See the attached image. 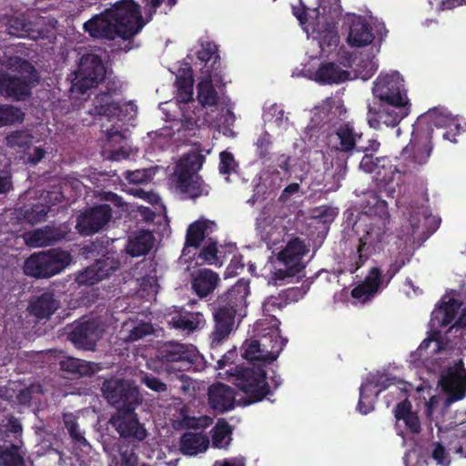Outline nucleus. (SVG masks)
Segmentation results:
<instances>
[{
	"instance_id": "f257e3e1",
	"label": "nucleus",
	"mask_w": 466,
	"mask_h": 466,
	"mask_svg": "<svg viewBox=\"0 0 466 466\" xmlns=\"http://www.w3.org/2000/svg\"><path fill=\"white\" fill-rule=\"evenodd\" d=\"M146 25L139 6L133 0H121L84 24V30L94 38L127 41L122 50L133 48L132 39Z\"/></svg>"
},
{
	"instance_id": "f03ea898",
	"label": "nucleus",
	"mask_w": 466,
	"mask_h": 466,
	"mask_svg": "<svg viewBox=\"0 0 466 466\" xmlns=\"http://www.w3.org/2000/svg\"><path fill=\"white\" fill-rule=\"evenodd\" d=\"M248 294L249 280L240 279L228 291L218 296L211 304L215 323L210 334L213 346L219 345L232 332L236 315L247 307V297Z\"/></svg>"
},
{
	"instance_id": "7ed1b4c3",
	"label": "nucleus",
	"mask_w": 466,
	"mask_h": 466,
	"mask_svg": "<svg viewBox=\"0 0 466 466\" xmlns=\"http://www.w3.org/2000/svg\"><path fill=\"white\" fill-rule=\"evenodd\" d=\"M407 89H372L373 106L369 112L374 116L369 120L371 127L379 128L380 124L389 127H397L410 113L411 104Z\"/></svg>"
},
{
	"instance_id": "20e7f679",
	"label": "nucleus",
	"mask_w": 466,
	"mask_h": 466,
	"mask_svg": "<svg viewBox=\"0 0 466 466\" xmlns=\"http://www.w3.org/2000/svg\"><path fill=\"white\" fill-rule=\"evenodd\" d=\"M265 367L261 364L235 365L228 370V375L234 378L233 383L245 394L243 400L246 405L270 400L273 395Z\"/></svg>"
},
{
	"instance_id": "39448f33",
	"label": "nucleus",
	"mask_w": 466,
	"mask_h": 466,
	"mask_svg": "<svg viewBox=\"0 0 466 466\" xmlns=\"http://www.w3.org/2000/svg\"><path fill=\"white\" fill-rule=\"evenodd\" d=\"M389 228L384 222H370L364 224L361 235L358 239L355 251L351 252L348 270L355 273L375 254L380 253L388 243Z\"/></svg>"
},
{
	"instance_id": "423d86ee",
	"label": "nucleus",
	"mask_w": 466,
	"mask_h": 466,
	"mask_svg": "<svg viewBox=\"0 0 466 466\" xmlns=\"http://www.w3.org/2000/svg\"><path fill=\"white\" fill-rule=\"evenodd\" d=\"M205 161V157L198 154L183 157L177 165L172 180L176 189L185 198L196 199L208 196L209 186L198 175Z\"/></svg>"
},
{
	"instance_id": "0eeeda50",
	"label": "nucleus",
	"mask_w": 466,
	"mask_h": 466,
	"mask_svg": "<svg viewBox=\"0 0 466 466\" xmlns=\"http://www.w3.org/2000/svg\"><path fill=\"white\" fill-rule=\"evenodd\" d=\"M197 358L196 349L191 345L167 341L156 352V359L167 374H175L183 379V372L189 370Z\"/></svg>"
},
{
	"instance_id": "6e6552de",
	"label": "nucleus",
	"mask_w": 466,
	"mask_h": 466,
	"mask_svg": "<svg viewBox=\"0 0 466 466\" xmlns=\"http://www.w3.org/2000/svg\"><path fill=\"white\" fill-rule=\"evenodd\" d=\"M71 262V255L59 248L35 252L25 261L24 273L35 279H48L65 269Z\"/></svg>"
},
{
	"instance_id": "1a4fd4ad",
	"label": "nucleus",
	"mask_w": 466,
	"mask_h": 466,
	"mask_svg": "<svg viewBox=\"0 0 466 466\" xmlns=\"http://www.w3.org/2000/svg\"><path fill=\"white\" fill-rule=\"evenodd\" d=\"M101 390L108 403L117 409V413L134 414L137 407L142 402L137 386L129 380H106Z\"/></svg>"
},
{
	"instance_id": "9d476101",
	"label": "nucleus",
	"mask_w": 466,
	"mask_h": 466,
	"mask_svg": "<svg viewBox=\"0 0 466 466\" xmlns=\"http://www.w3.org/2000/svg\"><path fill=\"white\" fill-rule=\"evenodd\" d=\"M309 246L298 237L290 238L285 248L281 249L276 258L278 267L273 272L272 279L275 281L299 276L306 268L305 256L309 253Z\"/></svg>"
},
{
	"instance_id": "9b49d317",
	"label": "nucleus",
	"mask_w": 466,
	"mask_h": 466,
	"mask_svg": "<svg viewBox=\"0 0 466 466\" xmlns=\"http://www.w3.org/2000/svg\"><path fill=\"white\" fill-rule=\"evenodd\" d=\"M116 89H106L97 94L93 101V108L88 113L94 116H102L114 124L122 125L134 120L137 116V106L132 102H121L113 98L112 91Z\"/></svg>"
},
{
	"instance_id": "f8f14e48",
	"label": "nucleus",
	"mask_w": 466,
	"mask_h": 466,
	"mask_svg": "<svg viewBox=\"0 0 466 466\" xmlns=\"http://www.w3.org/2000/svg\"><path fill=\"white\" fill-rule=\"evenodd\" d=\"M0 64L15 73L10 75L0 70V87H29L38 84L36 71L28 61L13 56L0 59Z\"/></svg>"
},
{
	"instance_id": "ddd939ff",
	"label": "nucleus",
	"mask_w": 466,
	"mask_h": 466,
	"mask_svg": "<svg viewBox=\"0 0 466 466\" xmlns=\"http://www.w3.org/2000/svg\"><path fill=\"white\" fill-rule=\"evenodd\" d=\"M279 324L280 321L278 319H273L271 324L268 323L267 319H259L256 322L255 331L259 337L258 340L266 356V362L269 364L277 360L288 342V339L280 334Z\"/></svg>"
},
{
	"instance_id": "4468645a",
	"label": "nucleus",
	"mask_w": 466,
	"mask_h": 466,
	"mask_svg": "<svg viewBox=\"0 0 466 466\" xmlns=\"http://www.w3.org/2000/svg\"><path fill=\"white\" fill-rule=\"evenodd\" d=\"M105 332V326L98 319H80L76 321L67 338L79 350H95L97 341Z\"/></svg>"
},
{
	"instance_id": "2eb2a0df",
	"label": "nucleus",
	"mask_w": 466,
	"mask_h": 466,
	"mask_svg": "<svg viewBox=\"0 0 466 466\" xmlns=\"http://www.w3.org/2000/svg\"><path fill=\"white\" fill-rule=\"evenodd\" d=\"M106 69L95 54L83 55L71 87H95L104 79Z\"/></svg>"
},
{
	"instance_id": "dca6fc26",
	"label": "nucleus",
	"mask_w": 466,
	"mask_h": 466,
	"mask_svg": "<svg viewBox=\"0 0 466 466\" xmlns=\"http://www.w3.org/2000/svg\"><path fill=\"white\" fill-rule=\"evenodd\" d=\"M111 218V207L100 204L80 213L76 218V228L83 237L92 236L103 229Z\"/></svg>"
},
{
	"instance_id": "f3484780",
	"label": "nucleus",
	"mask_w": 466,
	"mask_h": 466,
	"mask_svg": "<svg viewBox=\"0 0 466 466\" xmlns=\"http://www.w3.org/2000/svg\"><path fill=\"white\" fill-rule=\"evenodd\" d=\"M120 262L112 256H103L76 276L80 286H92L111 276L118 269Z\"/></svg>"
},
{
	"instance_id": "a211bd4d",
	"label": "nucleus",
	"mask_w": 466,
	"mask_h": 466,
	"mask_svg": "<svg viewBox=\"0 0 466 466\" xmlns=\"http://www.w3.org/2000/svg\"><path fill=\"white\" fill-rule=\"evenodd\" d=\"M106 134V144L109 147L108 158L113 161H119L128 158L131 153V147L128 141L127 128H122L113 124L110 128L103 130Z\"/></svg>"
},
{
	"instance_id": "6ab92c4d",
	"label": "nucleus",
	"mask_w": 466,
	"mask_h": 466,
	"mask_svg": "<svg viewBox=\"0 0 466 466\" xmlns=\"http://www.w3.org/2000/svg\"><path fill=\"white\" fill-rule=\"evenodd\" d=\"M132 414L116 413L111 416L109 423L123 439H133L138 441H144L147 432L144 425L139 422L137 416Z\"/></svg>"
},
{
	"instance_id": "aec40b11",
	"label": "nucleus",
	"mask_w": 466,
	"mask_h": 466,
	"mask_svg": "<svg viewBox=\"0 0 466 466\" xmlns=\"http://www.w3.org/2000/svg\"><path fill=\"white\" fill-rule=\"evenodd\" d=\"M381 282L380 268L372 267L364 279L351 289V297L360 303L365 304L385 289Z\"/></svg>"
},
{
	"instance_id": "412c9836",
	"label": "nucleus",
	"mask_w": 466,
	"mask_h": 466,
	"mask_svg": "<svg viewBox=\"0 0 466 466\" xmlns=\"http://www.w3.org/2000/svg\"><path fill=\"white\" fill-rule=\"evenodd\" d=\"M70 231V228L66 223L56 227L46 226L44 228H38L30 233L28 242L35 247L52 246L63 239H68Z\"/></svg>"
},
{
	"instance_id": "4be33fe9",
	"label": "nucleus",
	"mask_w": 466,
	"mask_h": 466,
	"mask_svg": "<svg viewBox=\"0 0 466 466\" xmlns=\"http://www.w3.org/2000/svg\"><path fill=\"white\" fill-rule=\"evenodd\" d=\"M60 307V301L54 292L45 291L33 296L29 301L28 311L39 319H49Z\"/></svg>"
},
{
	"instance_id": "5701e85b",
	"label": "nucleus",
	"mask_w": 466,
	"mask_h": 466,
	"mask_svg": "<svg viewBox=\"0 0 466 466\" xmlns=\"http://www.w3.org/2000/svg\"><path fill=\"white\" fill-rule=\"evenodd\" d=\"M208 404L218 412H225L234 408L235 392L233 389L223 383L213 384L208 391Z\"/></svg>"
},
{
	"instance_id": "b1692460",
	"label": "nucleus",
	"mask_w": 466,
	"mask_h": 466,
	"mask_svg": "<svg viewBox=\"0 0 466 466\" xmlns=\"http://www.w3.org/2000/svg\"><path fill=\"white\" fill-rule=\"evenodd\" d=\"M356 75L341 68L333 62L322 63L315 73V80L323 85H340L354 78Z\"/></svg>"
},
{
	"instance_id": "393cba45",
	"label": "nucleus",
	"mask_w": 466,
	"mask_h": 466,
	"mask_svg": "<svg viewBox=\"0 0 466 466\" xmlns=\"http://www.w3.org/2000/svg\"><path fill=\"white\" fill-rule=\"evenodd\" d=\"M420 123H425L430 128L435 127H455L457 129L461 127L458 119L448 110L447 107L442 106H434L430 108L427 112L421 114L418 117Z\"/></svg>"
},
{
	"instance_id": "a878e982",
	"label": "nucleus",
	"mask_w": 466,
	"mask_h": 466,
	"mask_svg": "<svg viewBox=\"0 0 466 466\" xmlns=\"http://www.w3.org/2000/svg\"><path fill=\"white\" fill-rule=\"evenodd\" d=\"M205 323L206 320L201 312L187 311L184 309L175 313L170 319V324L173 328L187 333H192L199 329Z\"/></svg>"
},
{
	"instance_id": "bb28decb",
	"label": "nucleus",
	"mask_w": 466,
	"mask_h": 466,
	"mask_svg": "<svg viewBox=\"0 0 466 466\" xmlns=\"http://www.w3.org/2000/svg\"><path fill=\"white\" fill-rule=\"evenodd\" d=\"M60 370L71 378L91 376L100 370L99 364L74 357H66L59 361Z\"/></svg>"
},
{
	"instance_id": "cd10ccee",
	"label": "nucleus",
	"mask_w": 466,
	"mask_h": 466,
	"mask_svg": "<svg viewBox=\"0 0 466 466\" xmlns=\"http://www.w3.org/2000/svg\"><path fill=\"white\" fill-rule=\"evenodd\" d=\"M461 303L455 299H450L436 308L431 318V325L432 328H445L450 325L458 314Z\"/></svg>"
},
{
	"instance_id": "c85d7f7f",
	"label": "nucleus",
	"mask_w": 466,
	"mask_h": 466,
	"mask_svg": "<svg viewBox=\"0 0 466 466\" xmlns=\"http://www.w3.org/2000/svg\"><path fill=\"white\" fill-rule=\"evenodd\" d=\"M218 280V275L211 269H199L193 277L192 289L197 296L206 298L214 291Z\"/></svg>"
},
{
	"instance_id": "c756f323",
	"label": "nucleus",
	"mask_w": 466,
	"mask_h": 466,
	"mask_svg": "<svg viewBox=\"0 0 466 466\" xmlns=\"http://www.w3.org/2000/svg\"><path fill=\"white\" fill-rule=\"evenodd\" d=\"M154 242V237L148 230H139L128 238L126 251L131 257H140L147 254Z\"/></svg>"
},
{
	"instance_id": "7c9ffc66",
	"label": "nucleus",
	"mask_w": 466,
	"mask_h": 466,
	"mask_svg": "<svg viewBox=\"0 0 466 466\" xmlns=\"http://www.w3.org/2000/svg\"><path fill=\"white\" fill-rule=\"evenodd\" d=\"M335 135L339 140V144L335 146V149L339 152L349 153L356 147L357 139L360 138L354 128L353 123L344 122L335 130Z\"/></svg>"
},
{
	"instance_id": "2f4dec72",
	"label": "nucleus",
	"mask_w": 466,
	"mask_h": 466,
	"mask_svg": "<svg viewBox=\"0 0 466 466\" xmlns=\"http://www.w3.org/2000/svg\"><path fill=\"white\" fill-rule=\"evenodd\" d=\"M373 35L365 19L355 17L352 20L348 36V43L355 46H363L370 44Z\"/></svg>"
},
{
	"instance_id": "473e14b6",
	"label": "nucleus",
	"mask_w": 466,
	"mask_h": 466,
	"mask_svg": "<svg viewBox=\"0 0 466 466\" xmlns=\"http://www.w3.org/2000/svg\"><path fill=\"white\" fill-rule=\"evenodd\" d=\"M209 444L208 438L202 433L187 431L180 439V451L185 455L194 456L205 451Z\"/></svg>"
},
{
	"instance_id": "72a5a7b5",
	"label": "nucleus",
	"mask_w": 466,
	"mask_h": 466,
	"mask_svg": "<svg viewBox=\"0 0 466 466\" xmlns=\"http://www.w3.org/2000/svg\"><path fill=\"white\" fill-rule=\"evenodd\" d=\"M411 403L408 399L399 402L394 409V416L397 420H403L406 428L411 433H420V421L418 415L411 410Z\"/></svg>"
},
{
	"instance_id": "f704fd0d",
	"label": "nucleus",
	"mask_w": 466,
	"mask_h": 466,
	"mask_svg": "<svg viewBox=\"0 0 466 466\" xmlns=\"http://www.w3.org/2000/svg\"><path fill=\"white\" fill-rule=\"evenodd\" d=\"M378 162L380 165L375 172V180L383 187L390 186L393 182L396 174L405 173L404 170L399 169L389 157H380L378 158Z\"/></svg>"
},
{
	"instance_id": "c9c22d12",
	"label": "nucleus",
	"mask_w": 466,
	"mask_h": 466,
	"mask_svg": "<svg viewBox=\"0 0 466 466\" xmlns=\"http://www.w3.org/2000/svg\"><path fill=\"white\" fill-rule=\"evenodd\" d=\"M208 228V220H197L190 224L187 229L183 252L188 248H198L206 238Z\"/></svg>"
},
{
	"instance_id": "e433bc0d",
	"label": "nucleus",
	"mask_w": 466,
	"mask_h": 466,
	"mask_svg": "<svg viewBox=\"0 0 466 466\" xmlns=\"http://www.w3.org/2000/svg\"><path fill=\"white\" fill-rule=\"evenodd\" d=\"M232 427L229 423L220 419L213 429L212 445L218 449H228L232 441Z\"/></svg>"
},
{
	"instance_id": "4c0bfd02",
	"label": "nucleus",
	"mask_w": 466,
	"mask_h": 466,
	"mask_svg": "<svg viewBox=\"0 0 466 466\" xmlns=\"http://www.w3.org/2000/svg\"><path fill=\"white\" fill-rule=\"evenodd\" d=\"M242 357L248 361V365L261 364L267 366L266 356L258 339L246 340L242 345Z\"/></svg>"
},
{
	"instance_id": "58836bf2",
	"label": "nucleus",
	"mask_w": 466,
	"mask_h": 466,
	"mask_svg": "<svg viewBox=\"0 0 466 466\" xmlns=\"http://www.w3.org/2000/svg\"><path fill=\"white\" fill-rule=\"evenodd\" d=\"M22 441L12 443L0 451V463L3 466H25L24 457L21 452Z\"/></svg>"
},
{
	"instance_id": "ea45409f",
	"label": "nucleus",
	"mask_w": 466,
	"mask_h": 466,
	"mask_svg": "<svg viewBox=\"0 0 466 466\" xmlns=\"http://www.w3.org/2000/svg\"><path fill=\"white\" fill-rule=\"evenodd\" d=\"M6 31L10 35L35 39L37 35L31 29V25L22 16H14L8 19Z\"/></svg>"
},
{
	"instance_id": "a19ab883",
	"label": "nucleus",
	"mask_w": 466,
	"mask_h": 466,
	"mask_svg": "<svg viewBox=\"0 0 466 466\" xmlns=\"http://www.w3.org/2000/svg\"><path fill=\"white\" fill-rule=\"evenodd\" d=\"M65 428L66 429L72 441L76 444L86 446L88 444L84 432L80 430L77 418L72 413H66L63 416Z\"/></svg>"
},
{
	"instance_id": "79ce46f5",
	"label": "nucleus",
	"mask_w": 466,
	"mask_h": 466,
	"mask_svg": "<svg viewBox=\"0 0 466 466\" xmlns=\"http://www.w3.org/2000/svg\"><path fill=\"white\" fill-rule=\"evenodd\" d=\"M25 113L16 106L11 105H0V127L22 123Z\"/></svg>"
},
{
	"instance_id": "37998d69",
	"label": "nucleus",
	"mask_w": 466,
	"mask_h": 466,
	"mask_svg": "<svg viewBox=\"0 0 466 466\" xmlns=\"http://www.w3.org/2000/svg\"><path fill=\"white\" fill-rule=\"evenodd\" d=\"M410 262V258L406 255L399 253L389 265L386 272L383 274L380 269L381 284L387 288L391 279L400 272V270Z\"/></svg>"
},
{
	"instance_id": "c03bdc74",
	"label": "nucleus",
	"mask_w": 466,
	"mask_h": 466,
	"mask_svg": "<svg viewBox=\"0 0 466 466\" xmlns=\"http://www.w3.org/2000/svg\"><path fill=\"white\" fill-rule=\"evenodd\" d=\"M33 136L24 130H15L7 135L6 145L24 152L32 143Z\"/></svg>"
},
{
	"instance_id": "a18cd8bd",
	"label": "nucleus",
	"mask_w": 466,
	"mask_h": 466,
	"mask_svg": "<svg viewBox=\"0 0 466 466\" xmlns=\"http://www.w3.org/2000/svg\"><path fill=\"white\" fill-rule=\"evenodd\" d=\"M49 208L42 203L25 206L23 210L24 219L30 224L42 222L46 219Z\"/></svg>"
},
{
	"instance_id": "49530a36",
	"label": "nucleus",
	"mask_w": 466,
	"mask_h": 466,
	"mask_svg": "<svg viewBox=\"0 0 466 466\" xmlns=\"http://www.w3.org/2000/svg\"><path fill=\"white\" fill-rule=\"evenodd\" d=\"M374 204L369 209V221L370 222H384L385 226L390 223V213L388 210V203L385 200L374 198Z\"/></svg>"
},
{
	"instance_id": "de8ad7c7",
	"label": "nucleus",
	"mask_w": 466,
	"mask_h": 466,
	"mask_svg": "<svg viewBox=\"0 0 466 466\" xmlns=\"http://www.w3.org/2000/svg\"><path fill=\"white\" fill-rule=\"evenodd\" d=\"M113 461L115 466H137V456L133 448L128 445H121L118 455L114 457Z\"/></svg>"
},
{
	"instance_id": "09e8293b",
	"label": "nucleus",
	"mask_w": 466,
	"mask_h": 466,
	"mask_svg": "<svg viewBox=\"0 0 466 466\" xmlns=\"http://www.w3.org/2000/svg\"><path fill=\"white\" fill-rule=\"evenodd\" d=\"M287 306L281 294L278 296L268 297L263 302V312L266 316L269 317V324L273 323V319H277L273 313L282 310Z\"/></svg>"
},
{
	"instance_id": "8fccbe9b",
	"label": "nucleus",
	"mask_w": 466,
	"mask_h": 466,
	"mask_svg": "<svg viewBox=\"0 0 466 466\" xmlns=\"http://www.w3.org/2000/svg\"><path fill=\"white\" fill-rule=\"evenodd\" d=\"M154 172L151 168L127 170L123 173L125 179L130 184H144L151 180Z\"/></svg>"
},
{
	"instance_id": "3c124183",
	"label": "nucleus",
	"mask_w": 466,
	"mask_h": 466,
	"mask_svg": "<svg viewBox=\"0 0 466 466\" xmlns=\"http://www.w3.org/2000/svg\"><path fill=\"white\" fill-rule=\"evenodd\" d=\"M272 147L271 136L268 131H264L256 142L257 156L265 161L270 159V149Z\"/></svg>"
},
{
	"instance_id": "603ef678",
	"label": "nucleus",
	"mask_w": 466,
	"mask_h": 466,
	"mask_svg": "<svg viewBox=\"0 0 466 466\" xmlns=\"http://www.w3.org/2000/svg\"><path fill=\"white\" fill-rule=\"evenodd\" d=\"M339 42L336 31L329 29L323 32L319 38V47L323 54H329L338 46Z\"/></svg>"
},
{
	"instance_id": "864d4df0",
	"label": "nucleus",
	"mask_w": 466,
	"mask_h": 466,
	"mask_svg": "<svg viewBox=\"0 0 466 466\" xmlns=\"http://www.w3.org/2000/svg\"><path fill=\"white\" fill-rule=\"evenodd\" d=\"M309 285H301L300 287H292L284 289L280 292L286 304L289 305L292 302H297L301 299L308 292Z\"/></svg>"
},
{
	"instance_id": "5fc2aeb1",
	"label": "nucleus",
	"mask_w": 466,
	"mask_h": 466,
	"mask_svg": "<svg viewBox=\"0 0 466 466\" xmlns=\"http://www.w3.org/2000/svg\"><path fill=\"white\" fill-rule=\"evenodd\" d=\"M237 163L234 156L229 151H222L219 154V173L223 175H229L236 170Z\"/></svg>"
},
{
	"instance_id": "6e6d98bb",
	"label": "nucleus",
	"mask_w": 466,
	"mask_h": 466,
	"mask_svg": "<svg viewBox=\"0 0 466 466\" xmlns=\"http://www.w3.org/2000/svg\"><path fill=\"white\" fill-rule=\"evenodd\" d=\"M217 253V243L209 242L199 251L198 258L201 259L203 263H207L208 265H218V258Z\"/></svg>"
},
{
	"instance_id": "4d7b16f0",
	"label": "nucleus",
	"mask_w": 466,
	"mask_h": 466,
	"mask_svg": "<svg viewBox=\"0 0 466 466\" xmlns=\"http://www.w3.org/2000/svg\"><path fill=\"white\" fill-rule=\"evenodd\" d=\"M197 56L201 62H208L214 57V64L219 59L218 55V46L211 42H202L200 49L197 52Z\"/></svg>"
},
{
	"instance_id": "13d9d810",
	"label": "nucleus",
	"mask_w": 466,
	"mask_h": 466,
	"mask_svg": "<svg viewBox=\"0 0 466 466\" xmlns=\"http://www.w3.org/2000/svg\"><path fill=\"white\" fill-rule=\"evenodd\" d=\"M404 78L399 72L394 71L387 73L379 77L378 86L380 87H399L404 85Z\"/></svg>"
},
{
	"instance_id": "bf43d9fd",
	"label": "nucleus",
	"mask_w": 466,
	"mask_h": 466,
	"mask_svg": "<svg viewBox=\"0 0 466 466\" xmlns=\"http://www.w3.org/2000/svg\"><path fill=\"white\" fill-rule=\"evenodd\" d=\"M227 84L228 81L225 80L224 76L220 73L215 72L213 75H210L207 71V75L202 76L198 87H219L225 86Z\"/></svg>"
},
{
	"instance_id": "052dcab7",
	"label": "nucleus",
	"mask_w": 466,
	"mask_h": 466,
	"mask_svg": "<svg viewBox=\"0 0 466 466\" xmlns=\"http://www.w3.org/2000/svg\"><path fill=\"white\" fill-rule=\"evenodd\" d=\"M23 153L25 161L32 165L39 163L46 154L42 147L34 146L33 143Z\"/></svg>"
},
{
	"instance_id": "680f3d73",
	"label": "nucleus",
	"mask_w": 466,
	"mask_h": 466,
	"mask_svg": "<svg viewBox=\"0 0 466 466\" xmlns=\"http://www.w3.org/2000/svg\"><path fill=\"white\" fill-rule=\"evenodd\" d=\"M153 331L152 325L147 322L141 321L135 327H133L127 337V340L128 341H136L146 335L151 334Z\"/></svg>"
},
{
	"instance_id": "e2e57ef3",
	"label": "nucleus",
	"mask_w": 466,
	"mask_h": 466,
	"mask_svg": "<svg viewBox=\"0 0 466 466\" xmlns=\"http://www.w3.org/2000/svg\"><path fill=\"white\" fill-rule=\"evenodd\" d=\"M141 382L149 390L161 393L167 390L166 383L152 374L145 373L141 376Z\"/></svg>"
},
{
	"instance_id": "0e129e2a",
	"label": "nucleus",
	"mask_w": 466,
	"mask_h": 466,
	"mask_svg": "<svg viewBox=\"0 0 466 466\" xmlns=\"http://www.w3.org/2000/svg\"><path fill=\"white\" fill-rule=\"evenodd\" d=\"M198 99L202 106H212L218 103L217 89H198Z\"/></svg>"
},
{
	"instance_id": "69168bd1",
	"label": "nucleus",
	"mask_w": 466,
	"mask_h": 466,
	"mask_svg": "<svg viewBox=\"0 0 466 466\" xmlns=\"http://www.w3.org/2000/svg\"><path fill=\"white\" fill-rule=\"evenodd\" d=\"M421 218L425 221L431 218V215L429 213L428 208L424 207H421L410 214L409 221L413 231L418 230L420 228Z\"/></svg>"
},
{
	"instance_id": "338daca9",
	"label": "nucleus",
	"mask_w": 466,
	"mask_h": 466,
	"mask_svg": "<svg viewBox=\"0 0 466 466\" xmlns=\"http://www.w3.org/2000/svg\"><path fill=\"white\" fill-rule=\"evenodd\" d=\"M0 95L12 101H26L32 96L31 89H0Z\"/></svg>"
},
{
	"instance_id": "774afa93",
	"label": "nucleus",
	"mask_w": 466,
	"mask_h": 466,
	"mask_svg": "<svg viewBox=\"0 0 466 466\" xmlns=\"http://www.w3.org/2000/svg\"><path fill=\"white\" fill-rule=\"evenodd\" d=\"M462 372L460 371H446L441 376V380L451 387L465 388Z\"/></svg>"
}]
</instances>
